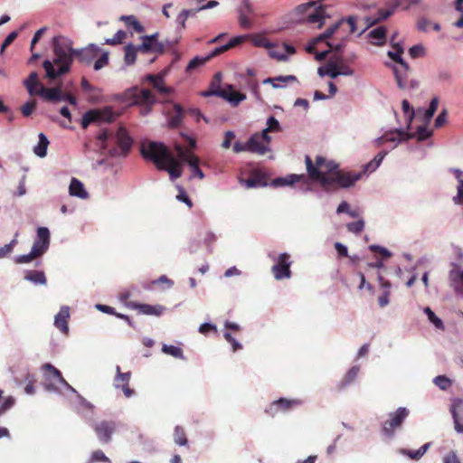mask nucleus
<instances>
[{
    "label": "nucleus",
    "mask_w": 463,
    "mask_h": 463,
    "mask_svg": "<svg viewBox=\"0 0 463 463\" xmlns=\"http://www.w3.org/2000/svg\"><path fill=\"white\" fill-rule=\"evenodd\" d=\"M70 194L77 196L81 199H86L89 196L88 192L85 190L83 184L77 178H72L69 187Z\"/></svg>",
    "instance_id": "nucleus-29"
},
{
    "label": "nucleus",
    "mask_w": 463,
    "mask_h": 463,
    "mask_svg": "<svg viewBox=\"0 0 463 463\" xmlns=\"http://www.w3.org/2000/svg\"><path fill=\"white\" fill-rule=\"evenodd\" d=\"M456 176L458 179V195L457 197H454V202L456 203H458L459 201L463 202V179H460L459 176L461 175V172L459 170H456Z\"/></svg>",
    "instance_id": "nucleus-59"
},
{
    "label": "nucleus",
    "mask_w": 463,
    "mask_h": 463,
    "mask_svg": "<svg viewBox=\"0 0 463 463\" xmlns=\"http://www.w3.org/2000/svg\"><path fill=\"white\" fill-rule=\"evenodd\" d=\"M38 258L36 255H34V253L33 252V250H31L30 253L28 254H24V255H19L15 258L14 261L15 263L17 264H23V263H29L31 262L33 260Z\"/></svg>",
    "instance_id": "nucleus-62"
},
{
    "label": "nucleus",
    "mask_w": 463,
    "mask_h": 463,
    "mask_svg": "<svg viewBox=\"0 0 463 463\" xmlns=\"http://www.w3.org/2000/svg\"><path fill=\"white\" fill-rule=\"evenodd\" d=\"M158 33L152 35L142 36V43L138 45V50L143 53L162 54L165 52V45L158 41Z\"/></svg>",
    "instance_id": "nucleus-12"
},
{
    "label": "nucleus",
    "mask_w": 463,
    "mask_h": 463,
    "mask_svg": "<svg viewBox=\"0 0 463 463\" xmlns=\"http://www.w3.org/2000/svg\"><path fill=\"white\" fill-rule=\"evenodd\" d=\"M326 45L329 47V51L330 52H335V53L334 54V56L332 57V59H334L335 61H343V58H342V51L345 47V43L343 42L339 43H336V44H334L330 42H326Z\"/></svg>",
    "instance_id": "nucleus-44"
},
{
    "label": "nucleus",
    "mask_w": 463,
    "mask_h": 463,
    "mask_svg": "<svg viewBox=\"0 0 463 463\" xmlns=\"http://www.w3.org/2000/svg\"><path fill=\"white\" fill-rule=\"evenodd\" d=\"M340 61H336L334 59H331L325 66L319 67L317 73L319 76H329L332 79L337 78L341 75L338 63Z\"/></svg>",
    "instance_id": "nucleus-25"
},
{
    "label": "nucleus",
    "mask_w": 463,
    "mask_h": 463,
    "mask_svg": "<svg viewBox=\"0 0 463 463\" xmlns=\"http://www.w3.org/2000/svg\"><path fill=\"white\" fill-rule=\"evenodd\" d=\"M199 6L194 9H185L178 15L177 20L181 24L182 27H185V21L189 16H194L197 12H199Z\"/></svg>",
    "instance_id": "nucleus-50"
},
{
    "label": "nucleus",
    "mask_w": 463,
    "mask_h": 463,
    "mask_svg": "<svg viewBox=\"0 0 463 463\" xmlns=\"http://www.w3.org/2000/svg\"><path fill=\"white\" fill-rule=\"evenodd\" d=\"M69 318L70 307L67 306L61 307L59 313L55 316L54 325L63 334H68L69 332Z\"/></svg>",
    "instance_id": "nucleus-22"
},
{
    "label": "nucleus",
    "mask_w": 463,
    "mask_h": 463,
    "mask_svg": "<svg viewBox=\"0 0 463 463\" xmlns=\"http://www.w3.org/2000/svg\"><path fill=\"white\" fill-rule=\"evenodd\" d=\"M109 63V53L104 52L101 56L94 62V70L99 71L105 67Z\"/></svg>",
    "instance_id": "nucleus-61"
},
{
    "label": "nucleus",
    "mask_w": 463,
    "mask_h": 463,
    "mask_svg": "<svg viewBox=\"0 0 463 463\" xmlns=\"http://www.w3.org/2000/svg\"><path fill=\"white\" fill-rule=\"evenodd\" d=\"M131 373H121L120 367L117 366V375L115 377V387L119 388L120 384H129Z\"/></svg>",
    "instance_id": "nucleus-40"
},
{
    "label": "nucleus",
    "mask_w": 463,
    "mask_h": 463,
    "mask_svg": "<svg viewBox=\"0 0 463 463\" xmlns=\"http://www.w3.org/2000/svg\"><path fill=\"white\" fill-rule=\"evenodd\" d=\"M122 21L126 23L128 27H132L137 33H143L144 26L137 20L134 15H123L120 18Z\"/></svg>",
    "instance_id": "nucleus-39"
},
{
    "label": "nucleus",
    "mask_w": 463,
    "mask_h": 463,
    "mask_svg": "<svg viewBox=\"0 0 463 463\" xmlns=\"http://www.w3.org/2000/svg\"><path fill=\"white\" fill-rule=\"evenodd\" d=\"M429 447L430 444L426 443L417 450L402 449V453L408 456L411 459L418 460L427 452Z\"/></svg>",
    "instance_id": "nucleus-38"
},
{
    "label": "nucleus",
    "mask_w": 463,
    "mask_h": 463,
    "mask_svg": "<svg viewBox=\"0 0 463 463\" xmlns=\"http://www.w3.org/2000/svg\"><path fill=\"white\" fill-rule=\"evenodd\" d=\"M24 86L31 96L38 95V90L43 86L38 80V74L35 71L30 73L29 77L24 80Z\"/></svg>",
    "instance_id": "nucleus-28"
},
{
    "label": "nucleus",
    "mask_w": 463,
    "mask_h": 463,
    "mask_svg": "<svg viewBox=\"0 0 463 463\" xmlns=\"http://www.w3.org/2000/svg\"><path fill=\"white\" fill-rule=\"evenodd\" d=\"M290 266V255L286 252L279 254L277 262L271 267L274 278L277 280L289 279L291 277Z\"/></svg>",
    "instance_id": "nucleus-11"
},
{
    "label": "nucleus",
    "mask_w": 463,
    "mask_h": 463,
    "mask_svg": "<svg viewBox=\"0 0 463 463\" xmlns=\"http://www.w3.org/2000/svg\"><path fill=\"white\" fill-rule=\"evenodd\" d=\"M411 137V136L407 132L396 129L394 131L386 132L384 135L377 138L376 142L379 146L387 142H392L394 144L393 146H396L401 141L408 140Z\"/></svg>",
    "instance_id": "nucleus-18"
},
{
    "label": "nucleus",
    "mask_w": 463,
    "mask_h": 463,
    "mask_svg": "<svg viewBox=\"0 0 463 463\" xmlns=\"http://www.w3.org/2000/svg\"><path fill=\"white\" fill-rule=\"evenodd\" d=\"M38 95L48 101H59L64 99L60 86L54 88L41 86L40 90H38Z\"/></svg>",
    "instance_id": "nucleus-23"
},
{
    "label": "nucleus",
    "mask_w": 463,
    "mask_h": 463,
    "mask_svg": "<svg viewBox=\"0 0 463 463\" xmlns=\"http://www.w3.org/2000/svg\"><path fill=\"white\" fill-rule=\"evenodd\" d=\"M425 313L427 314L429 320L431 323H433L437 328H439V329L444 328V324H443L442 320L440 318H439L430 307L425 308Z\"/></svg>",
    "instance_id": "nucleus-53"
},
{
    "label": "nucleus",
    "mask_w": 463,
    "mask_h": 463,
    "mask_svg": "<svg viewBox=\"0 0 463 463\" xmlns=\"http://www.w3.org/2000/svg\"><path fill=\"white\" fill-rule=\"evenodd\" d=\"M385 34H386V29L383 26H379L377 28H374L369 33V36L376 40V44H382L385 40Z\"/></svg>",
    "instance_id": "nucleus-42"
},
{
    "label": "nucleus",
    "mask_w": 463,
    "mask_h": 463,
    "mask_svg": "<svg viewBox=\"0 0 463 463\" xmlns=\"http://www.w3.org/2000/svg\"><path fill=\"white\" fill-rule=\"evenodd\" d=\"M213 57V56H212V52L209 55H207L206 57H198V56L194 57L187 64V66L185 68V71L187 73H192L195 69L203 65L206 61H208Z\"/></svg>",
    "instance_id": "nucleus-33"
},
{
    "label": "nucleus",
    "mask_w": 463,
    "mask_h": 463,
    "mask_svg": "<svg viewBox=\"0 0 463 463\" xmlns=\"http://www.w3.org/2000/svg\"><path fill=\"white\" fill-rule=\"evenodd\" d=\"M433 382L438 387L444 391L451 386V381L445 375L436 376Z\"/></svg>",
    "instance_id": "nucleus-51"
},
{
    "label": "nucleus",
    "mask_w": 463,
    "mask_h": 463,
    "mask_svg": "<svg viewBox=\"0 0 463 463\" xmlns=\"http://www.w3.org/2000/svg\"><path fill=\"white\" fill-rule=\"evenodd\" d=\"M25 279L29 281H32L35 284H46V277L43 271L40 270H31L28 271L25 275Z\"/></svg>",
    "instance_id": "nucleus-36"
},
{
    "label": "nucleus",
    "mask_w": 463,
    "mask_h": 463,
    "mask_svg": "<svg viewBox=\"0 0 463 463\" xmlns=\"http://www.w3.org/2000/svg\"><path fill=\"white\" fill-rule=\"evenodd\" d=\"M100 52L99 47L95 44H90L86 48L77 50L75 57L79 61L90 65Z\"/></svg>",
    "instance_id": "nucleus-19"
},
{
    "label": "nucleus",
    "mask_w": 463,
    "mask_h": 463,
    "mask_svg": "<svg viewBox=\"0 0 463 463\" xmlns=\"http://www.w3.org/2000/svg\"><path fill=\"white\" fill-rule=\"evenodd\" d=\"M393 73L397 85L400 89H405L408 86L410 67L407 62H401V64L393 67Z\"/></svg>",
    "instance_id": "nucleus-20"
},
{
    "label": "nucleus",
    "mask_w": 463,
    "mask_h": 463,
    "mask_svg": "<svg viewBox=\"0 0 463 463\" xmlns=\"http://www.w3.org/2000/svg\"><path fill=\"white\" fill-rule=\"evenodd\" d=\"M174 440L179 446H184L187 444L188 440L186 438V433L184 429L181 426H176L174 431Z\"/></svg>",
    "instance_id": "nucleus-41"
},
{
    "label": "nucleus",
    "mask_w": 463,
    "mask_h": 463,
    "mask_svg": "<svg viewBox=\"0 0 463 463\" xmlns=\"http://www.w3.org/2000/svg\"><path fill=\"white\" fill-rule=\"evenodd\" d=\"M301 404L302 401L299 399L279 398V400L272 402L265 409V412L271 417H275L279 413L288 412Z\"/></svg>",
    "instance_id": "nucleus-8"
},
{
    "label": "nucleus",
    "mask_w": 463,
    "mask_h": 463,
    "mask_svg": "<svg viewBox=\"0 0 463 463\" xmlns=\"http://www.w3.org/2000/svg\"><path fill=\"white\" fill-rule=\"evenodd\" d=\"M168 71L169 68H165L157 74H147L146 80L150 82L160 94L168 95L173 92L172 88L165 86V77Z\"/></svg>",
    "instance_id": "nucleus-15"
},
{
    "label": "nucleus",
    "mask_w": 463,
    "mask_h": 463,
    "mask_svg": "<svg viewBox=\"0 0 463 463\" xmlns=\"http://www.w3.org/2000/svg\"><path fill=\"white\" fill-rule=\"evenodd\" d=\"M36 241H40L42 245L49 248L50 245V232L46 227H40L37 229Z\"/></svg>",
    "instance_id": "nucleus-45"
},
{
    "label": "nucleus",
    "mask_w": 463,
    "mask_h": 463,
    "mask_svg": "<svg viewBox=\"0 0 463 463\" xmlns=\"http://www.w3.org/2000/svg\"><path fill=\"white\" fill-rule=\"evenodd\" d=\"M127 37V33L123 30H118L112 38L105 40L104 44L108 45H118L124 42Z\"/></svg>",
    "instance_id": "nucleus-46"
},
{
    "label": "nucleus",
    "mask_w": 463,
    "mask_h": 463,
    "mask_svg": "<svg viewBox=\"0 0 463 463\" xmlns=\"http://www.w3.org/2000/svg\"><path fill=\"white\" fill-rule=\"evenodd\" d=\"M49 145V140L43 133L39 134V142L38 145L34 147V153L40 156L43 157L46 156L47 147Z\"/></svg>",
    "instance_id": "nucleus-34"
},
{
    "label": "nucleus",
    "mask_w": 463,
    "mask_h": 463,
    "mask_svg": "<svg viewBox=\"0 0 463 463\" xmlns=\"http://www.w3.org/2000/svg\"><path fill=\"white\" fill-rule=\"evenodd\" d=\"M97 138L101 142V148L103 149H107L109 141L115 138L124 156L128 153L133 144L132 138L123 127L118 128L115 137L109 129H103L98 134Z\"/></svg>",
    "instance_id": "nucleus-5"
},
{
    "label": "nucleus",
    "mask_w": 463,
    "mask_h": 463,
    "mask_svg": "<svg viewBox=\"0 0 463 463\" xmlns=\"http://www.w3.org/2000/svg\"><path fill=\"white\" fill-rule=\"evenodd\" d=\"M247 38H249V35H240V36L233 37L232 39H231L229 41L228 43L215 48L212 52V56H218V55L223 53L224 52L228 51L229 49L233 48V47L244 43Z\"/></svg>",
    "instance_id": "nucleus-27"
},
{
    "label": "nucleus",
    "mask_w": 463,
    "mask_h": 463,
    "mask_svg": "<svg viewBox=\"0 0 463 463\" xmlns=\"http://www.w3.org/2000/svg\"><path fill=\"white\" fill-rule=\"evenodd\" d=\"M392 47L394 49V51H389L388 56L398 64H401V62H405L404 60L402 58V54L403 53V47L399 43H393V39L391 40Z\"/></svg>",
    "instance_id": "nucleus-31"
},
{
    "label": "nucleus",
    "mask_w": 463,
    "mask_h": 463,
    "mask_svg": "<svg viewBox=\"0 0 463 463\" xmlns=\"http://www.w3.org/2000/svg\"><path fill=\"white\" fill-rule=\"evenodd\" d=\"M90 459L92 462H110L109 458L100 449L93 451Z\"/></svg>",
    "instance_id": "nucleus-56"
},
{
    "label": "nucleus",
    "mask_w": 463,
    "mask_h": 463,
    "mask_svg": "<svg viewBox=\"0 0 463 463\" xmlns=\"http://www.w3.org/2000/svg\"><path fill=\"white\" fill-rule=\"evenodd\" d=\"M279 129V122L274 116H270L267 120V128H264L261 132H265L266 135H269V132H277Z\"/></svg>",
    "instance_id": "nucleus-48"
},
{
    "label": "nucleus",
    "mask_w": 463,
    "mask_h": 463,
    "mask_svg": "<svg viewBox=\"0 0 463 463\" xmlns=\"http://www.w3.org/2000/svg\"><path fill=\"white\" fill-rule=\"evenodd\" d=\"M36 108V101L34 99L27 101L21 108V112L24 117H29Z\"/></svg>",
    "instance_id": "nucleus-57"
},
{
    "label": "nucleus",
    "mask_w": 463,
    "mask_h": 463,
    "mask_svg": "<svg viewBox=\"0 0 463 463\" xmlns=\"http://www.w3.org/2000/svg\"><path fill=\"white\" fill-rule=\"evenodd\" d=\"M249 38L252 40V43L257 47H264L267 49H270L272 46V43L269 42V40L260 34H254V35H249Z\"/></svg>",
    "instance_id": "nucleus-43"
},
{
    "label": "nucleus",
    "mask_w": 463,
    "mask_h": 463,
    "mask_svg": "<svg viewBox=\"0 0 463 463\" xmlns=\"http://www.w3.org/2000/svg\"><path fill=\"white\" fill-rule=\"evenodd\" d=\"M117 116L118 114L113 111L111 107L90 109L84 113L81 126L83 128H87L91 123H110L116 119Z\"/></svg>",
    "instance_id": "nucleus-6"
},
{
    "label": "nucleus",
    "mask_w": 463,
    "mask_h": 463,
    "mask_svg": "<svg viewBox=\"0 0 463 463\" xmlns=\"http://www.w3.org/2000/svg\"><path fill=\"white\" fill-rule=\"evenodd\" d=\"M455 423V430L458 433H463V400H458L451 411Z\"/></svg>",
    "instance_id": "nucleus-26"
},
{
    "label": "nucleus",
    "mask_w": 463,
    "mask_h": 463,
    "mask_svg": "<svg viewBox=\"0 0 463 463\" xmlns=\"http://www.w3.org/2000/svg\"><path fill=\"white\" fill-rule=\"evenodd\" d=\"M183 109L179 104L174 105V114L169 116L168 125L170 128H178L183 120Z\"/></svg>",
    "instance_id": "nucleus-30"
},
{
    "label": "nucleus",
    "mask_w": 463,
    "mask_h": 463,
    "mask_svg": "<svg viewBox=\"0 0 463 463\" xmlns=\"http://www.w3.org/2000/svg\"><path fill=\"white\" fill-rule=\"evenodd\" d=\"M346 228L348 232L352 233L360 234L364 228V222L363 220H359L356 222H349L347 223Z\"/></svg>",
    "instance_id": "nucleus-52"
},
{
    "label": "nucleus",
    "mask_w": 463,
    "mask_h": 463,
    "mask_svg": "<svg viewBox=\"0 0 463 463\" xmlns=\"http://www.w3.org/2000/svg\"><path fill=\"white\" fill-rule=\"evenodd\" d=\"M139 52L138 46H135L133 44H128L125 47V62L128 65H132L135 63L137 60V52Z\"/></svg>",
    "instance_id": "nucleus-35"
},
{
    "label": "nucleus",
    "mask_w": 463,
    "mask_h": 463,
    "mask_svg": "<svg viewBox=\"0 0 463 463\" xmlns=\"http://www.w3.org/2000/svg\"><path fill=\"white\" fill-rule=\"evenodd\" d=\"M128 307L131 309H136L139 314L146 315V316H161L165 307L161 305H149V304H140L137 302L131 301L128 304Z\"/></svg>",
    "instance_id": "nucleus-17"
},
{
    "label": "nucleus",
    "mask_w": 463,
    "mask_h": 463,
    "mask_svg": "<svg viewBox=\"0 0 463 463\" xmlns=\"http://www.w3.org/2000/svg\"><path fill=\"white\" fill-rule=\"evenodd\" d=\"M162 351L165 354L172 355L175 358L183 357V350L178 346L164 345L162 347Z\"/></svg>",
    "instance_id": "nucleus-49"
},
{
    "label": "nucleus",
    "mask_w": 463,
    "mask_h": 463,
    "mask_svg": "<svg viewBox=\"0 0 463 463\" xmlns=\"http://www.w3.org/2000/svg\"><path fill=\"white\" fill-rule=\"evenodd\" d=\"M264 82H271L274 88H280L282 85L277 82L290 83L298 82V79L294 75L279 76L276 78H268Z\"/></svg>",
    "instance_id": "nucleus-37"
},
{
    "label": "nucleus",
    "mask_w": 463,
    "mask_h": 463,
    "mask_svg": "<svg viewBox=\"0 0 463 463\" xmlns=\"http://www.w3.org/2000/svg\"><path fill=\"white\" fill-rule=\"evenodd\" d=\"M402 108L404 114L407 115L409 125L412 122L415 117V111L411 108V105L407 99H403L402 102Z\"/></svg>",
    "instance_id": "nucleus-55"
},
{
    "label": "nucleus",
    "mask_w": 463,
    "mask_h": 463,
    "mask_svg": "<svg viewBox=\"0 0 463 463\" xmlns=\"http://www.w3.org/2000/svg\"><path fill=\"white\" fill-rule=\"evenodd\" d=\"M305 164L307 177L305 175H288L285 177H278L272 180L274 187L292 185L296 183L308 184V179L319 183L326 192H333L338 188H349L361 178V173L346 172L339 169L338 164L332 160H326L322 156H317L315 163L309 156H305Z\"/></svg>",
    "instance_id": "nucleus-1"
},
{
    "label": "nucleus",
    "mask_w": 463,
    "mask_h": 463,
    "mask_svg": "<svg viewBox=\"0 0 463 463\" xmlns=\"http://www.w3.org/2000/svg\"><path fill=\"white\" fill-rule=\"evenodd\" d=\"M117 423L113 420H101L94 426V430L99 440L103 444L110 442L113 433L116 431Z\"/></svg>",
    "instance_id": "nucleus-14"
},
{
    "label": "nucleus",
    "mask_w": 463,
    "mask_h": 463,
    "mask_svg": "<svg viewBox=\"0 0 463 463\" xmlns=\"http://www.w3.org/2000/svg\"><path fill=\"white\" fill-rule=\"evenodd\" d=\"M325 17H326L325 6L320 5L317 8H316L312 14H309L307 15V21L310 24L319 23L318 27L321 28L323 25V20L325 19Z\"/></svg>",
    "instance_id": "nucleus-32"
},
{
    "label": "nucleus",
    "mask_w": 463,
    "mask_h": 463,
    "mask_svg": "<svg viewBox=\"0 0 463 463\" xmlns=\"http://www.w3.org/2000/svg\"><path fill=\"white\" fill-rule=\"evenodd\" d=\"M15 403V400L12 396L5 397L2 404H0V416L3 415L6 411L11 409Z\"/></svg>",
    "instance_id": "nucleus-58"
},
{
    "label": "nucleus",
    "mask_w": 463,
    "mask_h": 463,
    "mask_svg": "<svg viewBox=\"0 0 463 463\" xmlns=\"http://www.w3.org/2000/svg\"><path fill=\"white\" fill-rule=\"evenodd\" d=\"M428 124L425 123L423 126H420L417 128V131L414 135H411L412 137H416L419 141H423L429 138L432 135V131L428 129Z\"/></svg>",
    "instance_id": "nucleus-47"
},
{
    "label": "nucleus",
    "mask_w": 463,
    "mask_h": 463,
    "mask_svg": "<svg viewBox=\"0 0 463 463\" xmlns=\"http://www.w3.org/2000/svg\"><path fill=\"white\" fill-rule=\"evenodd\" d=\"M409 411L404 407L398 408L395 412L390 414V419L385 420L383 426V432L392 437L395 429L400 428L403 420L408 417Z\"/></svg>",
    "instance_id": "nucleus-10"
},
{
    "label": "nucleus",
    "mask_w": 463,
    "mask_h": 463,
    "mask_svg": "<svg viewBox=\"0 0 463 463\" xmlns=\"http://www.w3.org/2000/svg\"><path fill=\"white\" fill-rule=\"evenodd\" d=\"M409 53L411 57L413 59L421 57L424 55V48L420 44L413 45L412 47L410 48Z\"/></svg>",
    "instance_id": "nucleus-64"
},
{
    "label": "nucleus",
    "mask_w": 463,
    "mask_h": 463,
    "mask_svg": "<svg viewBox=\"0 0 463 463\" xmlns=\"http://www.w3.org/2000/svg\"><path fill=\"white\" fill-rule=\"evenodd\" d=\"M45 388L49 391H56V383H59L67 389L75 392V390L66 382L61 373L51 364H44L42 366Z\"/></svg>",
    "instance_id": "nucleus-7"
},
{
    "label": "nucleus",
    "mask_w": 463,
    "mask_h": 463,
    "mask_svg": "<svg viewBox=\"0 0 463 463\" xmlns=\"http://www.w3.org/2000/svg\"><path fill=\"white\" fill-rule=\"evenodd\" d=\"M175 150L177 151L179 157L189 165L193 175L203 179L204 175L199 167V158L194 154L184 149V147L180 145L175 146Z\"/></svg>",
    "instance_id": "nucleus-13"
},
{
    "label": "nucleus",
    "mask_w": 463,
    "mask_h": 463,
    "mask_svg": "<svg viewBox=\"0 0 463 463\" xmlns=\"http://www.w3.org/2000/svg\"><path fill=\"white\" fill-rule=\"evenodd\" d=\"M213 94L229 100L235 106L246 99L244 94L234 90L231 85H229L228 88L224 90H213Z\"/></svg>",
    "instance_id": "nucleus-21"
},
{
    "label": "nucleus",
    "mask_w": 463,
    "mask_h": 463,
    "mask_svg": "<svg viewBox=\"0 0 463 463\" xmlns=\"http://www.w3.org/2000/svg\"><path fill=\"white\" fill-rule=\"evenodd\" d=\"M124 99L129 105H139L143 107V114H146L151 110L152 106L156 99L153 92L148 89H140L132 87L124 92Z\"/></svg>",
    "instance_id": "nucleus-4"
},
{
    "label": "nucleus",
    "mask_w": 463,
    "mask_h": 463,
    "mask_svg": "<svg viewBox=\"0 0 463 463\" xmlns=\"http://www.w3.org/2000/svg\"><path fill=\"white\" fill-rule=\"evenodd\" d=\"M48 250V247L45 245H42L40 241H34L33 245L32 247V250L37 257L42 256Z\"/></svg>",
    "instance_id": "nucleus-63"
},
{
    "label": "nucleus",
    "mask_w": 463,
    "mask_h": 463,
    "mask_svg": "<svg viewBox=\"0 0 463 463\" xmlns=\"http://www.w3.org/2000/svg\"><path fill=\"white\" fill-rule=\"evenodd\" d=\"M268 176L261 171L255 170L250 176L245 181L248 188L263 187L268 185Z\"/></svg>",
    "instance_id": "nucleus-24"
},
{
    "label": "nucleus",
    "mask_w": 463,
    "mask_h": 463,
    "mask_svg": "<svg viewBox=\"0 0 463 463\" xmlns=\"http://www.w3.org/2000/svg\"><path fill=\"white\" fill-rule=\"evenodd\" d=\"M270 57L277 59L278 61H286L288 59L287 54L283 50H279L278 48H273V45L270 49H269Z\"/></svg>",
    "instance_id": "nucleus-60"
},
{
    "label": "nucleus",
    "mask_w": 463,
    "mask_h": 463,
    "mask_svg": "<svg viewBox=\"0 0 463 463\" xmlns=\"http://www.w3.org/2000/svg\"><path fill=\"white\" fill-rule=\"evenodd\" d=\"M238 22L241 28L250 29L253 25L250 15L253 14L252 6L249 0H241V5L238 7Z\"/></svg>",
    "instance_id": "nucleus-16"
},
{
    "label": "nucleus",
    "mask_w": 463,
    "mask_h": 463,
    "mask_svg": "<svg viewBox=\"0 0 463 463\" xmlns=\"http://www.w3.org/2000/svg\"><path fill=\"white\" fill-rule=\"evenodd\" d=\"M77 50L72 48V42L63 36H56L53 38V52L55 58L52 62L46 60L43 63V67L46 71V77L54 80L61 75L70 71L76 55Z\"/></svg>",
    "instance_id": "nucleus-2"
},
{
    "label": "nucleus",
    "mask_w": 463,
    "mask_h": 463,
    "mask_svg": "<svg viewBox=\"0 0 463 463\" xmlns=\"http://www.w3.org/2000/svg\"><path fill=\"white\" fill-rule=\"evenodd\" d=\"M17 236L18 233H15L14 238L8 244L0 247V258H5L13 251L14 247L17 244Z\"/></svg>",
    "instance_id": "nucleus-54"
},
{
    "label": "nucleus",
    "mask_w": 463,
    "mask_h": 463,
    "mask_svg": "<svg viewBox=\"0 0 463 463\" xmlns=\"http://www.w3.org/2000/svg\"><path fill=\"white\" fill-rule=\"evenodd\" d=\"M271 138L265 132L253 134L248 142L249 152L258 155H265L269 151Z\"/></svg>",
    "instance_id": "nucleus-9"
},
{
    "label": "nucleus",
    "mask_w": 463,
    "mask_h": 463,
    "mask_svg": "<svg viewBox=\"0 0 463 463\" xmlns=\"http://www.w3.org/2000/svg\"><path fill=\"white\" fill-rule=\"evenodd\" d=\"M141 155L145 159L152 161L157 169L167 171L172 180H175L182 175L181 163L163 143L155 141L143 143L141 145Z\"/></svg>",
    "instance_id": "nucleus-3"
}]
</instances>
